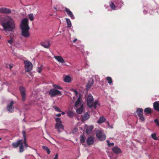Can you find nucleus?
<instances>
[{
  "label": "nucleus",
  "instance_id": "nucleus-1",
  "mask_svg": "<svg viewBox=\"0 0 159 159\" xmlns=\"http://www.w3.org/2000/svg\"><path fill=\"white\" fill-rule=\"evenodd\" d=\"M0 22L6 32L12 31L15 28V21L11 16H1L0 17Z\"/></svg>",
  "mask_w": 159,
  "mask_h": 159
},
{
  "label": "nucleus",
  "instance_id": "nucleus-2",
  "mask_svg": "<svg viewBox=\"0 0 159 159\" xmlns=\"http://www.w3.org/2000/svg\"><path fill=\"white\" fill-rule=\"evenodd\" d=\"M20 27L21 30L22 36L25 38L29 37L30 36L29 32L30 27L29 25V20L28 18H25L21 20Z\"/></svg>",
  "mask_w": 159,
  "mask_h": 159
},
{
  "label": "nucleus",
  "instance_id": "nucleus-3",
  "mask_svg": "<svg viewBox=\"0 0 159 159\" xmlns=\"http://www.w3.org/2000/svg\"><path fill=\"white\" fill-rule=\"evenodd\" d=\"M87 106L90 108L93 107L96 109L97 106H99V104L97 100L94 101V99L91 94H89L86 98Z\"/></svg>",
  "mask_w": 159,
  "mask_h": 159
},
{
  "label": "nucleus",
  "instance_id": "nucleus-4",
  "mask_svg": "<svg viewBox=\"0 0 159 159\" xmlns=\"http://www.w3.org/2000/svg\"><path fill=\"white\" fill-rule=\"evenodd\" d=\"M82 98V96L79 95L75 103V108L76 110V112L78 114H81L83 110V104L81 100Z\"/></svg>",
  "mask_w": 159,
  "mask_h": 159
},
{
  "label": "nucleus",
  "instance_id": "nucleus-5",
  "mask_svg": "<svg viewBox=\"0 0 159 159\" xmlns=\"http://www.w3.org/2000/svg\"><path fill=\"white\" fill-rule=\"evenodd\" d=\"M22 134L24 138V140H19V146L20 152H24V145L25 147L26 148L28 147V144L26 142L25 132V131H23L22 132Z\"/></svg>",
  "mask_w": 159,
  "mask_h": 159
},
{
  "label": "nucleus",
  "instance_id": "nucleus-6",
  "mask_svg": "<svg viewBox=\"0 0 159 159\" xmlns=\"http://www.w3.org/2000/svg\"><path fill=\"white\" fill-rule=\"evenodd\" d=\"M96 136L98 139L101 141H103L106 139V135L104 134L102 131L98 130L96 132Z\"/></svg>",
  "mask_w": 159,
  "mask_h": 159
},
{
  "label": "nucleus",
  "instance_id": "nucleus-7",
  "mask_svg": "<svg viewBox=\"0 0 159 159\" xmlns=\"http://www.w3.org/2000/svg\"><path fill=\"white\" fill-rule=\"evenodd\" d=\"M24 63L25 64V70L27 72H30L32 69L33 65L32 63L29 61H25Z\"/></svg>",
  "mask_w": 159,
  "mask_h": 159
},
{
  "label": "nucleus",
  "instance_id": "nucleus-8",
  "mask_svg": "<svg viewBox=\"0 0 159 159\" xmlns=\"http://www.w3.org/2000/svg\"><path fill=\"white\" fill-rule=\"evenodd\" d=\"M49 94L51 97H53L56 95L61 96V93L57 90L52 89L49 91Z\"/></svg>",
  "mask_w": 159,
  "mask_h": 159
},
{
  "label": "nucleus",
  "instance_id": "nucleus-9",
  "mask_svg": "<svg viewBox=\"0 0 159 159\" xmlns=\"http://www.w3.org/2000/svg\"><path fill=\"white\" fill-rule=\"evenodd\" d=\"M11 13L10 9L5 7L0 8V13L9 14Z\"/></svg>",
  "mask_w": 159,
  "mask_h": 159
},
{
  "label": "nucleus",
  "instance_id": "nucleus-10",
  "mask_svg": "<svg viewBox=\"0 0 159 159\" xmlns=\"http://www.w3.org/2000/svg\"><path fill=\"white\" fill-rule=\"evenodd\" d=\"M55 128L57 129L59 132H61L64 129V127L62 123H56L55 126Z\"/></svg>",
  "mask_w": 159,
  "mask_h": 159
},
{
  "label": "nucleus",
  "instance_id": "nucleus-11",
  "mask_svg": "<svg viewBox=\"0 0 159 159\" xmlns=\"http://www.w3.org/2000/svg\"><path fill=\"white\" fill-rule=\"evenodd\" d=\"M40 45L46 48H49L50 46V43L49 41H45L44 42H41Z\"/></svg>",
  "mask_w": 159,
  "mask_h": 159
},
{
  "label": "nucleus",
  "instance_id": "nucleus-12",
  "mask_svg": "<svg viewBox=\"0 0 159 159\" xmlns=\"http://www.w3.org/2000/svg\"><path fill=\"white\" fill-rule=\"evenodd\" d=\"M54 58H55L57 61L59 63L62 64L65 63V61L63 58L61 56H54Z\"/></svg>",
  "mask_w": 159,
  "mask_h": 159
},
{
  "label": "nucleus",
  "instance_id": "nucleus-13",
  "mask_svg": "<svg viewBox=\"0 0 159 159\" xmlns=\"http://www.w3.org/2000/svg\"><path fill=\"white\" fill-rule=\"evenodd\" d=\"M93 125L87 126L85 125L84 128L86 130V132L87 134H89L93 130Z\"/></svg>",
  "mask_w": 159,
  "mask_h": 159
},
{
  "label": "nucleus",
  "instance_id": "nucleus-14",
  "mask_svg": "<svg viewBox=\"0 0 159 159\" xmlns=\"http://www.w3.org/2000/svg\"><path fill=\"white\" fill-rule=\"evenodd\" d=\"M20 93L22 96V100L24 101L25 98V90L24 88L22 87H20Z\"/></svg>",
  "mask_w": 159,
  "mask_h": 159
},
{
  "label": "nucleus",
  "instance_id": "nucleus-15",
  "mask_svg": "<svg viewBox=\"0 0 159 159\" xmlns=\"http://www.w3.org/2000/svg\"><path fill=\"white\" fill-rule=\"evenodd\" d=\"M65 11L71 19H75V16L72 12L69 9L67 8H65Z\"/></svg>",
  "mask_w": 159,
  "mask_h": 159
},
{
  "label": "nucleus",
  "instance_id": "nucleus-16",
  "mask_svg": "<svg viewBox=\"0 0 159 159\" xmlns=\"http://www.w3.org/2000/svg\"><path fill=\"white\" fill-rule=\"evenodd\" d=\"M13 102L12 101L7 106V108L8 110L11 112H12L13 111Z\"/></svg>",
  "mask_w": 159,
  "mask_h": 159
},
{
  "label": "nucleus",
  "instance_id": "nucleus-17",
  "mask_svg": "<svg viewBox=\"0 0 159 159\" xmlns=\"http://www.w3.org/2000/svg\"><path fill=\"white\" fill-rule=\"evenodd\" d=\"M94 143V139L92 137H89L87 140V143L88 145L93 144Z\"/></svg>",
  "mask_w": 159,
  "mask_h": 159
},
{
  "label": "nucleus",
  "instance_id": "nucleus-18",
  "mask_svg": "<svg viewBox=\"0 0 159 159\" xmlns=\"http://www.w3.org/2000/svg\"><path fill=\"white\" fill-rule=\"evenodd\" d=\"M89 118V116L88 113H86L82 116V120L85 121L88 119Z\"/></svg>",
  "mask_w": 159,
  "mask_h": 159
},
{
  "label": "nucleus",
  "instance_id": "nucleus-19",
  "mask_svg": "<svg viewBox=\"0 0 159 159\" xmlns=\"http://www.w3.org/2000/svg\"><path fill=\"white\" fill-rule=\"evenodd\" d=\"M64 81L66 82L70 83L71 81V78L69 75H66L64 76Z\"/></svg>",
  "mask_w": 159,
  "mask_h": 159
},
{
  "label": "nucleus",
  "instance_id": "nucleus-20",
  "mask_svg": "<svg viewBox=\"0 0 159 159\" xmlns=\"http://www.w3.org/2000/svg\"><path fill=\"white\" fill-rule=\"evenodd\" d=\"M153 107L155 110L159 111V102H156L153 103Z\"/></svg>",
  "mask_w": 159,
  "mask_h": 159
},
{
  "label": "nucleus",
  "instance_id": "nucleus-21",
  "mask_svg": "<svg viewBox=\"0 0 159 159\" xmlns=\"http://www.w3.org/2000/svg\"><path fill=\"white\" fill-rule=\"evenodd\" d=\"M93 83V80L90 79L87 85L86 88L87 89H89Z\"/></svg>",
  "mask_w": 159,
  "mask_h": 159
},
{
  "label": "nucleus",
  "instance_id": "nucleus-22",
  "mask_svg": "<svg viewBox=\"0 0 159 159\" xmlns=\"http://www.w3.org/2000/svg\"><path fill=\"white\" fill-rule=\"evenodd\" d=\"M112 150L114 153L116 154H118L121 152L120 149L117 147H115L113 148Z\"/></svg>",
  "mask_w": 159,
  "mask_h": 159
},
{
  "label": "nucleus",
  "instance_id": "nucleus-23",
  "mask_svg": "<svg viewBox=\"0 0 159 159\" xmlns=\"http://www.w3.org/2000/svg\"><path fill=\"white\" fill-rule=\"evenodd\" d=\"M136 112L139 116L143 115V110L142 108H138Z\"/></svg>",
  "mask_w": 159,
  "mask_h": 159
},
{
  "label": "nucleus",
  "instance_id": "nucleus-24",
  "mask_svg": "<svg viewBox=\"0 0 159 159\" xmlns=\"http://www.w3.org/2000/svg\"><path fill=\"white\" fill-rule=\"evenodd\" d=\"M85 136L84 134L81 135L80 138V142L81 143H83L85 141Z\"/></svg>",
  "mask_w": 159,
  "mask_h": 159
},
{
  "label": "nucleus",
  "instance_id": "nucleus-25",
  "mask_svg": "<svg viewBox=\"0 0 159 159\" xmlns=\"http://www.w3.org/2000/svg\"><path fill=\"white\" fill-rule=\"evenodd\" d=\"M106 120V119L105 117L102 116L100 117L99 120H98L97 122L98 124H101L105 121Z\"/></svg>",
  "mask_w": 159,
  "mask_h": 159
},
{
  "label": "nucleus",
  "instance_id": "nucleus-26",
  "mask_svg": "<svg viewBox=\"0 0 159 159\" xmlns=\"http://www.w3.org/2000/svg\"><path fill=\"white\" fill-rule=\"evenodd\" d=\"M67 115L69 117H73L74 115V111H69L67 113Z\"/></svg>",
  "mask_w": 159,
  "mask_h": 159
},
{
  "label": "nucleus",
  "instance_id": "nucleus-27",
  "mask_svg": "<svg viewBox=\"0 0 159 159\" xmlns=\"http://www.w3.org/2000/svg\"><path fill=\"white\" fill-rule=\"evenodd\" d=\"M66 20L67 24V27H70L71 26V23L70 20L69 19L66 18Z\"/></svg>",
  "mask_w": 159,
  "mask_h": 159
},
{
  "label": "nucleus",
  "instance_id": "nucleus-28",
  "mask_svg": "<svg viewBox=\"0 0 159 159\" xmlns=\"http://www.w3.org/2000/svg\"><path fill=\"white\" fill-rule=\"evenodd\" d=\"M19 140L16 142L13 143H12V146L15 148H16L19 146Z\"/></svg>",
  "mask_w": 159,
  "mask_h": 159
},
{
  "label": "nucleus",
  "instance_id": "nucleus-29",
  "mask_svg": "<svg viewBox=\"0 0 159 159\" xmlns=\"http://www.w3.org/2000/svg\"><path fill=\"white\" fill-rule=\"evenodd\" d=\"M42 148L44 150L47 151L48 154H49L51 152L48 147L45 146H43Z\"/></svg>",
  "mask_w": 159,
  "mask_h": 159
},
{
  "label": "nucleus",
  "instance_id": "nucleus-30",
  "mask_svg": "<svg viewBox=\"0 0 159 159\" xmlns=\"http://www.w3.org/2000/svg\"><path fill=\"white\" fill-rule=\"evenodd\" d=\"M122 4V2L120 1V0H118L117 2H116V5L117 7H118L119 8L121 7Z\"/></svg>",
  "mask_w": 159,
  "mask_h": 159
},
{
  "label": "nucleus",
  "instance_id": "nucleus-31",
  "mask_svg": "<svg viewBox=\"0 0 159 159\" xmlns=\"http://www.w3.org/2000/svg\"><path fill=\"white\" fill-rule=\"evenodd\" d=\"M152 138L154 140H159L158 137H157L156 133H153L151 134Z\"/></svg>",
  "mask_w": 159,
  "mask_h": 159
},
{
  "label": "nucleus",
  "instance_id": "nucleus-32",
  "mask_svg": "<svg viewBox=\"0 0 159 159\" xmlns=\"http://www.w3.org/2000/svg\"><path fill=\"white\" fill-rule=\"evenodd\" d=\"M144 112L150 114L152 112L151 109L150 108H145L144 111Z\"/></svg>",
  "mask_w": 159,
  "mask_h": 159
},
{
  "label": "nucleus",
  "instance_id": "nucleus-33",
  "mask_svg": "<svg viewBox=\"0 0 159 159\" xmlns=\"http://www.w3.org/2000/svg\"><path fill=\"white\" fill-rule=\"evenodd\" d=\"M29 18L30 20L32 21L34 20V16L33 14L31 13L29 14L28 15Z\"/></svg>",
  "mask_w": 159,
  "mask_h": 159
},
{
  "label": "nucleus",
  "instance_id": "nucleus-34",
  "mask_svg": "<svg viewBox=\"0 0 159 159\" xmlns=\"http://www.w3.org/2000/svg\"><path fill=\"white\" fill-rule=\"evenodd\" d=\"M107 80L108 81V83L109 84H111L112 83V81L111 78L110 77H108L106 78Z\"/></svg>",
  "mask_w": 159,
  "mask_h": 159
},
{
  "label": "nucleus",
  "instance_id": "nucleus-35",
  "mask_svg": "<svg viewBox=\"0 0 159 159\" xmlns=\"http://www.w3.org/2000/svg\"><path fill=\"white\" fill-rule=\"evenodd\" d=\"M110 7L112 10H114L115 9V5L112 2H111V3L110 4Z\"/></svg>",
  "mask_w": 159,
  "mask_h": 159
},
{
  "label": "nucleus",
  "instance_id": "nucleus-36",
  "mask_svg": "<svg viewBox=\"0 0 159 159\" xmlns=\"http://www.w3.org/2000/svg\"><path fill=\"white\" fill-rule=\"evenodd\" d=\"M13 67V65L12 64H7L6 65V67L7 68H9L10 69H11L12 67Z\"/></svg>",
  "mask_w": 159,
  "mask_h": 159
},
{
  "label": "nucleus",
  "instance_id": "nucleus-37",
  "mask_svg": "<svg viewBox=\"0 0 159 159\" xmlns=\"http://www.w3.org/2000/svg\"><path fill=\"white\" fill-rule=\"evenodd\" d=\"M139 117L141 121H143L145 120V118L143 116V115L139 116Z\"/></svg>",
  "mask_w": 159,
  "mask_h": 159
},
{
  "label": "nucleus",
  "instance_id": "nucleus-38",
  "mask_svg": "<svg viewBox=\"0 0 159 159\" xmlns=\"http://www.w3.org/2000/svg\"><path fill=\"white\" fill-rule=\"evenodd\" d=\"M53 87L55 89H62V88L60 87L59 86H57L56 85H53Z\"/></svg>",
  "mask_w": 159,
  "mask_h": 159
},
{
  "label": "nucleus",
  "instance_id": "nucleus-39",
  "mask_svg": "<svg viewBox=\"0 0 159 159\" xmlns=\"http://www.w3.org/2000/svg\"><path fill=\"white\" fill-rule=\"evenodd\" d=\"M54 108L55 110L57 111L61 112V109L58 107L56 106H55L54 107Z\"/></svg>",
  "mask_w": 159,
  "mask_h": 159
},
{
  "label": "nucleus",
  "instance_id": "nucleus-40",
  "mask_svg": "<svg viewBox=\"0 0 159 159\" xmlns=\"http://www.w3.org/2000/svg\"><path fill=\"white\" fill-rule=\"evenodd\" d=\"M55 120L57 122V123H62L61 121L60 120V118H55Z\"/></svg>",
  "mask_w": 159,
  "mask_h": 159
},
{
  "label": "nucleus",
  "instance_id": "nucleus-41",
  "mask_svg": "<svg viewBox=\"0 0 159 159\" xmlns=\"http://www.w3.org/2000/svg\"><path fill=\"white\" fill-rule=\"evenodd\" d=\"M154 121L156 124L157 126H159V121L157 119H155Z\"/></svg>",
  "mask_w": 159,
  "mask_h": 159
},
{
  "label": "nucleus",
  "instance_id": "nucleus-42",
  "mask_svg": "<svg viewBox=\"0 0 159 159\" xmlns=\"http://www.w3.org/2000/svg\"><path fill=\"white\" fill-rule=\"evenodd\" d=\"M72 91L74 92V94L75 95V96H77V97H78V94L77 91L75 89H72Z\"/></svg>",
  "mask_w": 159,
  "mask_h": 159
},
{
  "label": "nucleus",
  "instance_id": "nucleus-43",
  "mask_svg": "<svg viewBox=\"0 0 159 159\" xmlns=\"http://www.w3.org/2000/svg\"><path fill=\"white\" fill-rule=\"evenodd\" d=\"M42 68L40 67H38V69H37V71H38L39 73H40L41 71H42Z\"/></svg>",
  "mask_w": 159,
  "mask_h": 159
},
{
  "label": "nucleus",
  "instance_id": "nucleus-44",
  "mask_svg": "<svg viewBox=\"0 0 159 159\" xmlns=\"http://www.w3.org/2000/svg\"><path fill=\"white\" fill-rule=\"evenodd\" d=\"M58 155L57 154L54 158L53 159H58Z\"/></svg>",
  "mask_w": 159,
  "mask_h": 159
},
{
  "label": "nucleus",
  "instance_id": "nucleus-45",
  "mask_svg": "<svg viewBox=\"0 0 159 159\" xmlns=\"http://www.w3.org/2000/svg\"><path fill=\"white\" fill-rule=\"evenodd\" d=\"M7 41L10 44L12 43V40L11 39L9 40H8Z\"/></svg>",
  "mask_w": 159,
  "mask_h": 159
},
{
  "label": "nucleus",
  "instance_id": "nucleus-46",
  "mask_svg": "<svg viewBox=\"0 0 159 159\" xmlns=\"http://www.w3.org/2000/svg\"><path fill=\"white\" fill-rule=\"evenodd\" d=\"M114 145V143H110L109 144H108V146H113Z\"/></svg>",
  "mask_w": 159,
  "mask_h": 159
},
{
  "label": "nucleus",
  "instance_id": "nucleus-47",
  "mask_svg": "<svg viewBox=\"0 0 159 159\" xmlns=\"http://www.w3.org/2000/svg\"><path fill=\"white\" fill-rule=\"evenodd\" d=\"M61 113H59L57 114L56 116H61Z\"/></svg>",
  "mask_w": 159,
  "mask_h": 159
},
{
  "label": "nucleus",
  "instance_id": "nucleus-48",
  "mask_svg": "<svg viewBox=\"0 0 159 159\" xmlns=\"http://www.w3.org/2000/svg\"><path fill=\"white\" fill-rule=\"evenodd\" d=\"M106 123L108 125V126L109 127H110L109 123V122L108 121H106Z\"/></svg>",
  "mask_w": 159,
  "mask_h": 159
},
{
  "label": "nucleus",
  "instance_id": "nucleus-49",
  "mask_svg": "<svg viewBox=\"0 0 159 159\" xmlns=\"http://www.w3.org/2000/svg\"><path fill=\"white\" fill-rule=\"evenodd\" d=\"M107 145H108V144H110V143L109 141L108 140H107Z\"/></svg>",
  "mask_w": 159,
  "mask_h": 159
},
{
  "label": "nucleus",
  "instance_id": "nucleus-50",
  "mask_svg": "<svg viewBox=\"0 0 159 159\" xmlns=\"http://www.w3.org/2000/svg\"><path fill=\"white\" fill-rule=\"evenodd\" d=\"M77 40V39H74V40L73 41V42L74 43H75L76 41Z\"/></svg>",
  "mask_w": 159,
  "mask_h": 159
},
{
  "label": "nucleus",
  "instance_id": "nucleus-51",
  "mask_svg": "<svg viewBox=\"0 0 159 159\" xmlns=\"http://www.w3.org/2000/svg\"><path fill=\"white\" fill-rule=\"evenodd\" d=\"M65 114V113L64 112H62L61 114L62 115H64V114Z\"/></svg>",
  "mask_w": 159,
  "mask_h": 159
},
{
  "label": "nucleus",
  "instance_id": "nucleus-52",
  "mask_svg": "<svg viewBox=\"0 0 159 159\" xmlns=\"http://www.w3.org/2000/svg\"><path fill=\"white\" fill-rule=\"evenodd\" d=\"M75 131H77V129H75Z\"/></svg>",
  "mask_w": 159,
  "mask_h": 159
},
{
  "label": "nucleus",
  "instance_id": "nucleus-53",
  "mask_svg": "<svg viewBox=\"0 0 159 159\" xmlns=\"http://www.w3.org/2000/svg\"><path fill=\"white\" fill-rule=\"evenodd\" d=\"M143 12L144 13V14H145V11H143Z\"/></svg>",
  "mask_w": 159,
  "mask_h": 159
},
{
  "label": "nucleus",
  "instance_id": "nucleus-54",
  "mask_svg": "<svg viewBox=\"0 0 159 159\" xmlns=\"http://www.w3.org/2000/svg\"><path fill=\"white\" fill-rule=\"evenodd\" d=\"M2 139L1 138H0V140H1Z\"/></svg>",
  "mask_w": 159,
  "mask_h": 159
},
{
  "label": "nucleus",
  "instance_id": "nucleus-55",
  "mask_svg": "<svg viewBox=\"0 0 159 159\" xmlns=\"http://www.w3.org/2000/svg\"><path fill=\"white\" fill-rule=\"evenodd\" d=\"M75 98V97H73V98Z\"/></svg>",
  "mask_w": 159,
  "mask_h": 159
},
{
  "label": "nucleus",
  "instance_id": "nucleus-56",
  "mask_svg": "<svg viewBox=\"0 0 159 159\" xmlns=\"http://www.w3.org/2000/svg\"><path fill=\"white\" fill-rule=\"evenodd\" d=\"M2 159H4V158H2Z\"/></svg>",
  "mask_w": 159,
  "mask_h": 159
}]
</instances>
